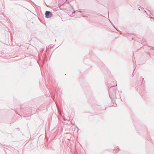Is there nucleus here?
Listing matches in <instances>:
<instances>
[{
	"label": "nucleus",
	"instance_id": "obj_1",
	"mask_svg": "<svg viewBox=\"0 0 154 154\" xmlns=\"http://www.w3.org/2000/svg\"><path fill=\"white\" fill-rule=\"evenodd\" d=\"M45 17L48 18L52 16V14L49 11H46L45 13Z\"/></svg>",
	"mask_w": 154,
	"mask_h": 154
},
{
	"label": "nucleus",
	"instance_id": "obj_2",
	"mask_svg": "<svg viewBox=\"0 0 154 154\" xmlns=\"http://www.w3.org/2000/svg\"><path fill=\"white\" fill-rule=\"evenodd\" d=\"M114 94H115V90H114Z\"/></svg>",
	"mask_w": 154,
	"mask_h": 154
},
{
	"label": "nucleus",
	"instance_id": "obj_3",
	"mask_svg": "<svg viewBox=\"0 0 154 154\" xmlns=\"http://www.w3.org/2000/svg\"><path fill=\"white\" fill-rule=\"evenodd\" d=\"M111 88H111L109 89V90L110 92V91H111Z\"/></svg>",
	"mask_w": 154,
	"mask_h": 154
},
{
	"label": "nucleus",
	"instance_id": "obj_4",
	"mask_svg": "<svg viewBox=\"0 0 154 154\" xmlns=\"http://www.w3.org/2000/svg\"><path fill=\"white\" fill-rule=\"evenodd\" d=\"M109 95H111V93H110H110Z\"/></svg>",
	"mask_w": 154,
	"mask_h": 154
},
{
	"label": "nucleus",
	"instance_id": "obj_5",
	"mask_svg": "<svg viewBox=\"0 0 154 154\" xmlns=\"http://www.w3.org/2000/svg\"><path fill=\"white\" fill-rule=\"evenodd\" d=\"M140 10V8H139V10Z\"/></svg>",
	"mask_w": 154,
	"mask_h": 154
},
{
	"label": "nucleus",
	"instance_id": "obj_6",
	"mask_svg": "<svg viewBox=\"0 0 154 154\" xmlns=\"http://www.w3.org/2000/svg\"><path fill=\"white\" fill-rule=\"evenodd\" d=\"M75 11H74V13H75Z\"/></svg>",
	"mask_w": 154,
	"mask_h": 154
}]
</instances>
